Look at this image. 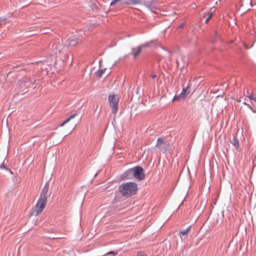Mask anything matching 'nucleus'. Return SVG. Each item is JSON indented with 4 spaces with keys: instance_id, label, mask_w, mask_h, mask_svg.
<instances>
[{
    "instance_id": "f257e3e1",
    "label": "nucleus",
    "mask_w": 256,
    "mask_h": 256,
    "mask_svg": "<svg viewBox=\"0 0 256 256\" xmlns=\"http://www.w3.org/2000/svg\"><path fill=\"white\" fill-rule=\"evenodd\" d=\"M48 190V184L46 183L42 189L38 202L32 212L31 215L37 216L44 209L47 203Z\"/></svg>"
},
{
    "instance_id": "f03ea898",
    "label": "nucleus",
    "mask_w": 256,
    "mask_h": 256,
    "mask_svg": "<svg viewBox=\"0 0 256 256\" xmlns=\"http://www.w3.org/2000/svg\"><path fill=\"white\" fill-rule=\"evenodd\" d=\"M137 184L132 182H124L118 188V190L122 196L124 197H130L135 195L138 191Z\"/></svg>"
},
{
    "instance_id": "7ed1b4c3",
    "label": "nucleus",
    "mask_w": 256,
    "mask_h": 256,
    "mask_svg": "<svg viewBox=\"0 0 256 256\" xmlns=\"http://www.w3.org/2000/svg\"><path fill=\"white\" fill-rule=\"evenodd\" d=\"M118 96L115 94H110L108 97L110 106L112 108V112L115 116L118 110Z\"/></svg>"
},
{
    "instance_id": "20e7f679",
    "label": "nucleus",
    "mask_w": 256,
    "mask_h": 256,
    "mask_svg": "<svg viewBox=\"0 0 256 256\" xmlns=\"http://www.w3.org/2000/svg\"><path fill=\"white\" fill-rule=\"evenodd\" d=\"M134 178L139 180H142L145 178V174L143 168L140 166H136L134 168Z\"/></svg>"
},
{
    "instance_id": "39448f33",
    "label": "nucleus",
    "mask_w": 256,
    "mask_h": 256,
    "mask_svg": "<svg viewBox=\"0 0 256 256\" xmlns=\"http://www.w3.org/2000/svg\"><path fill=\"white\" fill-rule=\"evenodd\" d=\"M52 50L54 51L55 54H57V52H60L64 48V45L61 43L60 40H56L54 42L52 45Z\"/></svg>"
},
{
    "instance_id": "423d86ee",
    "label": "nucleus",
    "mask_w": 256,
    "mask_h": 256,
    "mask_svg": "<svg viewBox=\"0 0 256 256\" xmlns=\"http://www.w3.org/2000/svg\"><path fill=\"white\" fill-rule=\"evenodd\" d=\"M81 39L78 38L76 36L73 35L68 38L67 40V44L70 46H74L80 42Z\"/></svg>"
},
{
    "instance_id": "0eeeda50",
    "label": "nucleus",
    "mask_w": 256,
    "mask_h": 256,
    "mask_svg": "<svg viewBox=\"0 0 256 256\" xmlns=\"http://www.w3.org/2000/svg\"><path fill=\"white\" fill-rule=\"evenodd\" d=\"M148 44H144L138 46L136 48H132V54L133 55L134 58H136L142 51V48L144 46H148Z\"/></svg>"
},
{
    "instance_id": "6e6552de",
    "label": "nucleus",
    "mask_w": 256,
    "mask_h": 256,
    "mask_svg": "<svg viewBox=\"0 0 256 256\" xmlns=\"http://www.w3.org/2000/svg\"><path fill=\"white\" fill-rule=\"evenodd\" d=\"M133 172L134 168L128 170L122 174V176L123 178L129 180L134 178Z\"/></svg>"
},
{
    "instance_id": "1a4fd4ad",
    "label": "nucleus",
    "mask_w": 256,
    "mask_h": 256,
    "mask_svg": "<svg viewBox=\"0 0 256 256\" xmlns=\"http://www.w3.org/2000/svg\"><path fill=\"white\" fill-rule=\"evenodd\" d=\"M190 92V85L188 84L186 88H184L182 89L181 93L180 96L183 98H185L188 94Z\"/></svg>"
},
{
    "instance_id": "9d476101",
    "label": "nucleus",
    "mask_w": 256,
    "mask_h": 256,
    "mask_svg": "<svg viewBox=\"0 0 256 256\" xmlns=\"http://www.w3.org/2000/svg\"><path fill=\"white\" fill-rule=\"evenodd\" d=\"M215 12V8H210V11L208 12L205 13L204 14V16H208V17L206 18V21H205V22L206 23L208 22L210 19L211 17L212 16L213 14V12Z\"/></svg>"
},
{
    "instance_id": "9b49d317",
    "label": "nucleus",
    "mask_w": 256,
    "mask_h": 256,
    "mask_svg": "<svg viewBox=\"0 0 256 256\" xmlns=\"http://www.w3.org/2000/svg\"><path fill=\"white\" fill-rule=\"evenodd\" d=\"M77 116L76 114H72L69 118H68L64 122L62 123L60 125V126H63L65 124L70 122L73 118H74Z\"/></svg>"
},
{
    "instance_id": "f8f14e48",
    "label": "nucleus",
    "mask_w": 256,
    "mask_h": 256,
    "mask_svg": "<svg viewBox=\"0 0 256 256\" xmlns=\"http://www.w3.org/2000/svg\"><path fill=\"white\" fill-rule=\"evenodd\" d=\"M164 144V138H160L158 139L156 146L160 148H162V146Z\"/></svg>"
},
{
    "instance_id": "ddd939ff",
    "label": "nucleus",
    "mask_w": 256,
    "mask_h": 256,
    "mask_svg": "<svg viewBox=\"0 0 256 256\" xmlns=\"http://www.w3.org/2000/svg\"><path fill=\"white\" fill-rule=\"evenodd\" d=\"M190 228H191V226H189L186 229H185V230H183L180 231V234H182V235H183V236L186 235L189 232H190Z\"/></svg>"
},
{
    "instance_id": "4468645a",
    "label": "nucleus",
    "mask_w": 256,
    "mask_h": 256,
    "mask_svg": "<svg viewBox=\"0 0 256 256\" xmlns=\"http://www.w3.org/2000/svg\"><path fill=\"white\" fill-rule=\"evenodd\" d=\"M232 144V145L236 148H237L238 147V141L237 140L236 138L234 137L232 140L231 141Z\"/></svg>"
},
{
    "instance_id": "2eb2a0df",
    "label": "nucleus",
    "mask_w": 256,
    "mask_h": 256,
    "mask_svg": "<svg viewBox=\"0 0 256 256\" xmlns=\"http://www.w3.org/2000/svg\"><path fill=\"white\" fill-rule=\"evenodd\" d=\"M76 124H77L76 122H72L70 123L69 128L70 132H72L74 130V128L76 126Z\"/></svg>"
},
{
    "instance_id": "dca6fc26",
    "label": "nucleus",
    "mask_w": 256,
    "mask_h": 256,
    "mask_svg": "<svg viewBox=\"0 0 256 256\" xmlns=\"http://www.w3.org/2000/svg\"><path fill=\"white\" fill-rule=\"evenodd\" d=\"M248 98L250 100V104L254 106V104H256V101L255 99L253 98L252 95H250L248 96Z\"/></svg>"
},
{
    "instance_id": "f3484780",
    "label": "nucleus",
    "mask_w": 256,
    "mask_h": 256,
    "mask_svg": "<svg viewBox=\"0 0 256 256\" xmlns=\"http://www.w3.org/2000/svg\"><path fill=\"white\" fill-rule=\"evenodd\" d=\"M104 70H99L96 72V76L100 78L102 76V74L104 73Z\"/></svg>"
},
{
    "instance_id": "a211bd4d",
    "label": "nucleus",
    "mask_w": 256,
    "mask_h": 256,
    "mask_svg": "<svg viewBox=\"0 0 256 256\" xmlns=\"http://www.w3.org/2000/svg\"><path fill=\"white\" fill-rule=\"evenodd\" d=\"M182 96H180H180H174V98H173V100H172L173 101H175V100H179L180 98Z\"/></svg>"
},
{
    "instance_id": "6ab92c4d",
    "label": "nucleus",
    "mask_w": 256,
    "mask_h": 256,
    "mask_svg": "<svg viewBox=\"0 0 256 256\" xmlns=\"http://www.w3.org/2000/svg\"><path fill=\"white\" fill-rule=\"evenodd\" d=\"M244 104L247 105V106L249 107V108H250V110H251L253 112H254V109L252 108V107L251 106V105H250V104H246V102H244Z\"/></svg>"
},
{
    "instance_id": "aec40b11",
    "label": "nucleus",
    "mask_w": 256,
    "mask_h": 256,
    "mask_svg": "<svg viewBox=\"0 0 256 256\" xmlns=\"http://www.w3.org/2000/svg\"><path fill=\"white\" fill-rule=\"evenodd\" d=\"M151 76H152V78H155L156 77V75H155V74H152V75Z\"/></svg>"
},
{
    "instance_id": "412c9836",
    "label": "nucleus",
    "mask_w": 256,
    "mask_h": 256,
    "mask_svg": "<svg viewBox=\"0 0 256 256\" xmlns=\"http://www.w3.org/2000/svg\"><path fill=\"white\" fill-rule=\"evenodd\" d=\"M137 256H143V254L141 253H138V254H137Z\"/></svg>"
},
{
    "instance_id": "4be33fe9",
    "label": "nucleus",
    "mask_w": 256,
    "mask_h": 256,
    "mask_svg": "<svg viewBox=\"0 0 256 256\" xmlns=\"http://www.w3.org/2000/svg\"><path fill=\"white\" fill-rule=\"evenodd\" d=\"M109 254H116L117 252H110Z\"/></svg>"
},
{
    "instance_id": "5701e85b",
    "label": "nucleus",
    "mask_w": 256,
    "mask_h": 256,
    "mask_svg": "<svg viewBox=\"0 0 256 256\" xmlns=\"http://www.w3.org/2000/svg\"><path fill=\"white\" fill-rule=\"evenodd\" d=\"M0 168H4V166H0Z\"/></svg>"
}]
</instances>
